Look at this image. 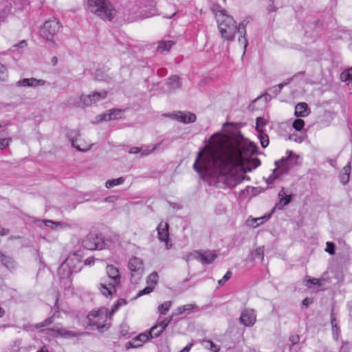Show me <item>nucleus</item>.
Wrapping results in <instances>:
<instances>
[{"mask_svg": "<svg viewBox=\"0 0 352 352\" xmlns=\"http://www.w3.org/2000/svg\"><path fill=\"white\" fill-rule=\"evenodd\" d=\"M266 124L267 122L263 118H257L256 122V130L257 133L263 132V128L266 125Z\"/></svg>", "mask_w": 352, "mask_h": 352, "instance_id": "obj_40", "label": "nucleus"}, {"mask_svg": "<svg viewBox=\"0 0 352 352\" xmlns=\"http://www.w3.org/2000/svg\"><path fill=\"white\" fill-rule=\"evenodd\" d=\"M351 170V167L349 163L343 167L340 175V180L342 184L345 185L349 182Z\"/></svg>", "mask_w": 352, "mask_h": 352, "instance_id": "obj_21", "label": "nucleus"}, {"mask_svg": "<svg viewBox=\"0 0 352 352\" xmlns=\"http://www.w3.org/2000/svg\"><path fill=\"white\" fill-rule=\"evenodd\" d=\"M279 201L275 206V208L281 210L284 206L289 204L291 201L290 195H287L283 189H282L278 193Z\"/></svg>", "mask_w": 352, "mask_h": 352, "instance_id": "obj_18", "label": "nucleus"}, {"mask_svg": "<svg viewBox=\"0 0 352 352\" xmlns=\"http://www.w3.org/2000/svg\"><path fill=\"white\" fill-rule=\"evenodd\" d=\"M158 239L160 241L164 242L166 245V249L169 250L171 248L172 245L169 243V233H168V225L167 223L161 222L157 228Z\"/></svg>", "mask_w": 352, "mask_h": 352, "instance_id": "obj_10", "label": "nucleus"}, {"mask_svg": "<svg viewBox=\"0 0 352 352\" xmlns=\"http://www.w3.org/2000/svg\"><path fill=\"white\" fill-rule=\"evenodd\" d=\"M94 240V234L87 235L82 240V245L88 250H96V245Z\"/></svg>", "mask_w": 352, "mask_h": 352, "instance_id": "obj_27", "label": "nucleus"}, {"mask_svg": "<svg viewBox=\"0 0 352 352\" xmlns=\"http://www.w3.org/2000/svg\"><path fill=\"white\" fill-rule=\"evenodd\" d=\"M9 233V230L8 229L3 228L0 226V235L6 236Z\"/></svg>", "mask_w": 352, "mask_h": 352, "instance_id": "obj_59", "label": "nucleus"}, {"mask_svg": "<svg viewBox=\"0 0 352 352\" xmlns=\"http://www.w3.org/2000/svg\"><path fill=\"white\" fill-rule=\"evenodd\" d=\"M252 162L253 164L254 168H256L261 165V161L258 158H253L252 160Z\"/></svg>", "mask_w": 352, "mask_h": 352, "instance_id": "obj_57", "label": "nucleus"}, {"mask_svg": "<svg viewBox=\"0 0 352 352\" xmlns=\"http://www.w3.org/2000/svg\"><path fill=\"white\" fill-rule=\"evenodd\" d=\"M192 346V344H189L186 347H184L180 352H189Z\"/></svg>", "mask_w": 352, "mask_h": 352, "instance_id": "obj_61", "label": "nucleus"}, {"mask_svg": "<svg viewBox=\"0 0 352 352\" xmlns=\"http://www.w3.org/2000/svg\"><path fill=\"white\" fill-rule=\"evenodd\" d=\"M37 352H49V351L45 347H42L41 350L38 351Z\"/></svg>", "mask_w": 352, "mask_h": 352, "instance_id": "obj_64", "label": "nucleus"}, {"mask_svg": "<svg viewBox=\"0 0 352 352\" xmlns=\"http://www.w3.org/2000/svg\"><path fill=\"white\" fill-rule=\"evenodd\" d=\"M107 94L108 91L106 90L94 91L90 94H81L78 98H70L68 104L76 108H85L105 99Z\"/></svg>", "mask_w": 352, "mask_h": 352, "instance_id": "obj_5", "label": "nucleus"}, {"mask_svg": "<svg viewBox=\"0 0 352 352\" xmlns=\"http://www.w3.org/2000/svg\"><path fill=\"white\" fill-rule=\"evenodd\" d=\"M172 305L171 301H166L158 307V311L161 315H166L170 306Z\"/></svg>", "mask_w": 352, "mask_h": 352, "instance_id": "obj_37", "label": "nucleus"}, {"mask_svg": "<svg viewBox=\"0 0 352 352\" xmlns=\"http://www.w3.org/2000/svg\"><path fill=\"white\" fill-rule=\"evenodd\" d=\"M164 331L158 327L157 325L153 327L149 332V335L151 338H157L161 335Z\"/></svg>", "mask_w": 352, "mask_h": 352, "instance_id": "obj_42", "label": "nucleus"}, {"mask_svg": "<svg viewBox=\"0 0 352 352\" xmlns=\"http://www.w3.org/2000/svg\"><path fill=\"white\" fill-rule=\"evenodd\" d=\"M120 113H121L120 110L113 109L110 110L109 113H104V114L100 115V120L101 121L102 120L109 121L111 120H113V119L117 118V117L120 114Z\"/></svg>", "mask_w": 352, "mask_h": 352, "instance_id": "obj_24", "label": "nucleus"}, {"mask_svg": "<svg viewBox=\"0 0 352 352\" xmlns=\"http://www.w3.org/2000/svg\"><path fill=\"white\" fill-rule=\"evenodd\" d=\"M167 85L170 90H175L181 87V84L179 80V77L173 76L168 78L167 80Z\"/></svg>", "mask_w": 352, "mask_h": 352, "instance_id": "obj_26", "label": "nucleus"}, {"mask_svg": "<svg viewBox=\"0 0 352 352\" xmlns=\"http://www.w3.org/2000/svg\"><path fill=\"white\" fill-rule=\"evenodd\" d=\"M126 302L125 300H124V299H119V300L117 301V302H116V304H118V306H120V307H121V306H123V305H126Z\"/></svg>", "mask_w": 352, "mask_h": 352, "instance_id": "obj_62", "label": "nucleus"}, {"mask_svg": "<svg viewBox=\"0 0 352 352\" xmlns=\"http://www.w3.org/2000/svg\"><path fill=\"white\" fill-rule=\"evenodd\" d=\"M0 66H1L3 69H4L3 70L1 69L2 72H1L0 73V81H6L8 76V69L6 67L1 63H0Z\"/></svg>", "mask_w": 352, "mask_h": 352, "instance_id": "obj_46", "label": "nucleus"}, {"mask_svg": "<svg viewBox=\"0 0 352 352\" xmlns=\"http://www.w3.org/2000/svg\"><path fill=\"white\" fill-rule=\"evenodd\" d=\"M87 320L89 325L94 326L98 329L108 328L109 326V323L107 322L109 320L108 309L102 307L98 311L90 312L87 316Z\"/></svg>", "mask_w": 352, "mask_h": 352, "instance_id": "obj_6", "label": "nucleus"}, {"mask_svg": "<svg viewBox=\"0 0 352 352\" xmlns=\"http://www.w3.org/2000/svg\"><path fill=\"white\" fill-rule=\"evenodd\" d=\"M212 11L217 19L221 38L225 41H232L235 38L236 32H240L241 36L239 38L238 41L243 45V53H245L248 41L246 38V24L244 21L241 22L237 26L232 16L228 15L226 10L221 8L219 6H214Z\"/></svg>", "mask_w": 352, "mask_h": 352, "instance_id": "obj_2", "label": "nucleus"}, {"mask_svg": "<svg viewBox=\"0 0 352 352\" xmlns=\"http://www.w3.org/2000/svg\"><path fill=\"white\" fill-rule=\"evenodd\" d=\"M176 14L175 12H173L171 14H165L164 16L168 19H170Z\"/></svg>", "mask_w": 352, "mask_h": 352, "instance_id": "obj_63", "label": "nucleus"}, {"mask_svg": "<svg viewBox=\"0 0 352 352\" xmlns=\"http://www.w3.org/2000/svg\"><path fill=\"white\" fill-rule=\"evenodd\" d=\"M72 146L76 148L78 151L85 152L89 151L91 144H88L84 140H80V138H75L72 140Z\"/></svg>", "mask_w": 352, "mask_h": 352, "instance_id": "obj_17", "label": "nucleus"}, {"mask_svg": "<svg viewBox=\"0 0 352 352\" xmlns=\"http://www.w3.org/2000/svg\"><path fill=\"white\" fill-rule=\"evenodd\" d=\"M0 135L5 136V138H0V150H3L10 146L12 142V138L8 136V131L7 129L1 130L0 131Z\"/></svg>", "mask_w": 352, "mask_h": 352, "instance_id": "obj_19", "label": "nucleus"}, {"mask_svg": "<svg viewBox=\"0 0 352 352\" xmlns=\"http://www.w3.org/2000/svg\"><path fill=\"white\" fill-rule=\"evenodd\" d=\"M160 144L161 143L156 144L153 146H152V148H151L149 146H143L140 147V148H141L140 156L144 157V156H147V155H150L151 153L154 152L156 149H157V148L159 147Z\"/></svg>", "mask_w": 352, "mask_h": 352, "instance_id": "obj_28", "label": "nucleus"}, {"mask_svg": "<svg viewBox=\"0 0 352 352\" xmlns=\"http://www.w3.org/2000/svg\"><path fill=\"white\" fill-rule=\"evenodd\" d=\"M231 276L232 273L228 271L223 277L218 281V284L221 286L223 285L224 283L231 278Z\"/></svg>", "mask_w": 352, "mask_h": 352, "instance_id": "obj_47", "label": "nucleus"}, {"mask_svg": "<svg viewBox=\"0 0 352 352\" xmlns=\"http://www.w3.org/2000/svg\"><path fill=\"white\" fill-rule=\"evenodd\" d=\"M258 138L260 140L261 144L263 148H265L269 144V138L266 133L264 132L258 133Z\"/></svg>", "mask_w": 352, "mask_h": 352, "instance_id": "obj_39", "label": "nucleus"}, {"mask_svg": "<svg viewBox=\"0 0 352 352\" xmlns=\"http://www.w3.org/2000/svg\"><path fill=\"white\" fill-rule=\"evenodd\" d=\"M199 309L195 304H187L177 308V313L179 314H183L186 311H198Z\"/></svg>", "mask_w": 352, "mask_h": 352, "instance_id": "obj_30", "label": "nucleus"}, {"mask_svg": "<svg viewBox=\"0 0 352 352\" xmlns=\"http://www.w3.org/2000/svg\"><path fill=\"white\" fill-rule=\"evenodd\" d=\"M94 258H87L85 261V264L87 265H91L94 264Z\"/></svg>", "mask_w": 352, "mask_h": 352, "instance_id": "obj_60", "label": "nucleus"}, {"mask_svg": "<svg viewBox=\"0 0 352 352\" xmlns=\"http://www.w3.org/2000/svg\"><path fill=\"white\" fill-rule=\"evenodd\" d=\"M106 270L107 275V280L118 286L120 283V275L118 267L112 265H108Z\"/></svg>", "mask_w": 352, "mask_h": 352, "instance_id": "obj_14", "label": "nucleus"}, {"mask_svg": "<svg viewBox=\"0 0 352 352\" xmlns=\"http://www.w3.org/2000/svg\"><path fill=\"white\" fill-rule=\"evenodd\" d=\"M298 155L294 154L292 151H287L285 156L274 162L276 168L267 179L266 182L272 184L275 179L287 174L291 168L298 164Z\"/></svg>", "mask_w": 352, "mask_h": 352, "instance_id": "obj_3", "label": "nucleus"}, {"mask_svg": "<svg viewBox=\"0 0 352 352\" xmlns=\"http://www.w3.org/2000/svg\"><path fill=\"white\" fill-rule=\"evenodd\" d=\"M60 28V23L55 19L46 21L41 29V36L49 41H52L54 36Z\"/></svg>", "mask_w": 352, "mask_h": 352, "instance_id": "obj_7", "label": "nucleus"}, {"mask_svg": "<svg viewBox=\"0 0 352 352\" xmlns=\"http://www.w3.org/2000/svg\"><path fill=\"white\" fill-rule=\"evenodd\" d=\"M85 8L102 19L111 20L116 11L109 0H86Z\"/></svg>", "mask_w": 352, "mask_h": 352, "instance_id": "obj_4", "label": "nucleus"}, {"mask_svg": "<svg viewBox=\"0 0 352 352\" xmlns=\"http://www.w3.org/2000/svg\"><path fill=\"white\" fill-rule=\"evenodd\" d=\"M117 285L109 282L107 280H103L99 286V289L102 295L106 297L111 296L113 294L116 293Z\"/></svg>", "mask_w": 352, "mask_h": 352, "instance_id": "obj_16", "label": "nucleus"}, {"mask_svg": "<svg viewBox=\"0 0 352 352\" xmlns=\"http://www.w3.org/2000/svg\"><path fill=\"white\" fill-rule=\"evenodd\" d=\"M53 321H54L53 317L48 318L46 320H45L43 322L36 324L35 325V327L36 329H38V328L47 327V326L51 324L53 322Z\"/></svg>", "mask_w": 352, "mask_h": 352, "instance_id": "obj_44", "label": "nucleus"}, {"mask_svg": "<svg viewBox=\"0 0 352 352\" xmlns=\"http://www.w3.org/2000/svg\"><path fill=\"white\" fill-rule=\"evenodd\" d=\"M42 224H44L45 226L51 228L52 229H57L58 228H62L63 225H66L65 223L60 222H56L52 220H43L41 221Z\"/></svg>", "mask_w": 352, "mask_h": 352, "instance_id": "obj_34", "label": "nucleus"}, {"mask_svg": "<svg viewBox=\"0 0 352 352\" xmlns=\"http://www.w3.org/2000/svg\"><path fill=\"white\" fill-rule=\"evenodd\" d=\"M305 74V72H300L298 74L294 75L290 78H288L286 81L278 84L277 86H275L274 88L276 89V91L277 93H280L282 90V89L287 85L289 83H290L297 76H303Z\"/></svg>", "mask_w": 352, "mask_h": 352, "instance_id": "obj_29", "label": "nucleus"}, {"mask_svg": "<svg viewBox=\"0 0 352 352\" xmlns=\"http://www.w3.org/2000/svg\"><path fill=\"white\" fill-rule=\"evenodd\" d=\"M124 182V178L122 177H120L117 179H109L106 182L105 186L107 188H111L113 186L123 184Z\"/></svg>", "mask_w": 352, "mask_h": 352, "instance_id": "obj_36", "label": "nucleus"}, {"mask_svg": "<svg viewBox=\"0 0 352 352\" xmlns=\"http://www.w3.org/2000/svg\"><path fill=\"white\" fill-rule=\"evenodd\" d=\"M313 302V300L311 298H306L302 300V305L308 307Z\"/></svg>", "mask_w": 352, "mask_h": 352, "instance_id": "obj_56", "label": "nucleus"}, {"mask_svg": "<svg viewBox=\"0 0 352 352\" xmlns=\"http://www.w3.org/2000/svg\"><path fill=\"white\" fill-rule=\"evenodd\" d=\"M0 259L2 264L8 270H11L16 267V263L12 257L1 253Z\"/></svg>", "mask_w": 352, "mask_h": 352, "instance_id": "obj_22", "label": "nucleus"}, {"mask_svg": "<svg viewBox=\"0 0 352 352\" xmlns=\"http://www.w3.org/2000/svg\"><path fill=\"white\" fill-rule=\"evenodd\" d=\"M305 126V122L302 119H296L293 122V127L296 131H300Z\"/></svg>", "mask_w": 352, "mask_h": 352, "instance_id": "obj_43", "label": "nucleus"}, {"mask_svg": "<svg viewBox=\"0 0 352 352\" xmlns=\"http://www.w3.org/2000/svg\"><path fill=\"white\" fill-rule=\"evenodd\" d=\"M76 261H78L76 256H69L60 265L58 270V274L61 278H67L76 271L75 267L72 265Z\"/></svg>", "mask_w": 352, "mask_h": 352, "instance_id": "obj_9", "label": "nucleus"}, {"mask_svg": "<svg viewBox=\"0 0 352 352\" xmlns=\"http://www.w3.org/2000/svg\"><path fill=\"white\" fill-rule=\"evenodd\" d=\"M309 113L308 107L305 102H300L296 105L294 114L296 117H306Z\"/></svg>", "mask_w": 352, "mask_h": 352, "instance_id": "obj_20", "label": "nucleus"}, {"mask_svg": "<svg viewBox=\"0 0 352 352\" xmlns=\"http://www.w3.org/2000/svg\"><path fill=\"white\" fill-rule=\"evenodd\" d=\"M96 245V249H103L106 248L107 243L104 239L101 236L94 234V240Z\"/></svg>", "mask_w": 352, "mask_h": 352, "instance_id": "obj_33", "label": "nucleus"}, {"mask_svg": "<svg viewBox=\"0 0 352 352\" xmlns=\"http://www.w3.org/2000/svg\"><path fill=\"white\" fill-rule=\"evenodd\" d=\"M129 268L132 272V276L134 277L137 275L138 278L139 279L144 271L143 262L142 259L138 257L131 258L129 261Z\"/></svg>", "mask_w": 352, "mask_h": 352, "instance_id": "obj_12", "label": "nucleus"}, {"mask_svg": "<svg viewBox=\"0 0 352 352\" xmlns=\"http://www.w3.org/2000/svg\"><path fill=\"white\" fill-rule=\"evenodd\" d=\"M254 257H259L261 260H263L264 257V249L263 247H259L255 250Z\"/></svg>", "mask_w": 352, "mask_h": 352, "instance_id": "obj_48", "label": "nucleus"}, {"mask_svg": "<svg viewBox=\"0 0 352 352\" xmlns=\"http://www.w3.org/2000/svg\"><path fill=\"white\" fill-rule=\"evenodd\" d=\"M171 320V318L169 319L164 318L162 321L159 322L156 325L164 331L170 322Z\"/></svg>", "mask_w": 352, "mask_h": 352, "instance_id": "obj_45", "label": "nucleus"}, {"mask_svg": "<svg viewBox=\"0 0 352 352\" xmlns=\"http://www.w3.org/2000/svg\"><path fill=\"white\" fill-rule=\"evenodd\" d=\"M256 316L253 309H245L241 314L239 321L245 327H252L256 322Z\"/></svg>", "mask_w": 352, "mask_h": 352, "instance_id": "obj_13", "label": "nucleus"}, {"mask_svg": "<svg viewBox=\"0 0 352 352\" xmlns=\"http://www.w3.org/2000/svg\"><path fill=\"white\" fill-rule=\"evenodd\" d=\"M270 217V215L268 216H263L259 218H254L251 219H248L247 223L250 226H252L253 228H256L258 226L263 224L265 221L269 219Z\"/></svg>", "mask_w": 352, "mask_h": 352, "instance_id": "obj_25", "label": "nucleus"}, {"mask_svg": "<svg viewBox=\"0 0 352 352\" xmlns=\"http://www.w3.org/2000/svg\"><path fill=\"white\" fill-rule=\"evenodd\" d=\"M148 338L149 336L147 333H141L134 338L132 342H129V344L131 347H138L148 341Z\"/></svg>", "mask_w": 352, "mask_h": 352, "instance_id": "obj_23", "label": "nucleus"}, {"mask_svg": "<svg viewBox=\"0 0 352 352\" xmlns=\"http://www.w3.org/2000/svg\"><path fill=\"white\" fill-rule=\"evenodd\" d=\"M326 252H329L331 255L335 254V245L333 243L327 242Z\"/></svg>", "mask_w": 352, "mask_h": 352, "instance_id": "obj_50", "label": "nucleus"}, {"mask_svg": "<svg viewBox=\"0 0 352 352\" xmlns=\"http://www.w3.org/2000/svg\"><path fill=\"white\" fill-rule=\"evenodd\" d=\"M101 73H102V72H101L100 70H97V71L96 72V74H95V78H96V80H103V78H102V76H101V74H100Z\"/></svg>", "mask_w": 352, "mask_h": 352, "instance_id": "obj_58", "label": "nucleus"}, {"mask_svg": "<svg viewBox=\"0 0 352 352\" xmlns=\"http://www.w3.org/2000/svg\"><path fill=\"white\" fill-rule=\"evenodd\" d=\"M170 117L184 124L195 122L197 118L195 114L192 113L182 111L173 113Z\"/></svg>", "mask_w": 352, "mask_h": 352, "instance_id": "obj_15", "label": "nucleus"}, {"mask_svg": "<svg viewBox=\"0 0 352 352\" xmlns=\"http://www.w3.org/2000/svg\"><path fill=\"white\" fill-rule=\"evenodd\" d=\"M46 81L43 79H36L35 78H22L16 82V85L19 87H32L37 88L43 87L45 85Z\"/></svg>", "mask_w": 352, "mask_h": 352, "instance_id": "obj_11", "label": "nucleus"}, {"mask_svg": "<svg viewBox=\"0 0 352 352\" xmlns=\"http://www.w3.org/2000/svg\"><path fill=\"white\" fill-rule=\"evenodd\" d=\"M340 80L342 82L352 80V67L342 72L340 74Z\"/></svg>", "mask_w": 352, "mask_h": 352, "instance_id": "obj_41", "label": "nucleus"}, {"mask_svg": "<svg viewBox=\"0 0 352 352\" xmlns=\"http://www.w3.org/2000/svg\"><path fill=\"white\" fill-rule=\"evenodd\" d=\"M158 279V275L156 272L151 273L148 277H147V285L148 286H152L153 289H154L155 285L157 283Z\"/></svg>", "mask_w": 352, "mask_h": 352, "instance_id": "obj_38", "label": "nucleus"}, {"mask_svg": "<svg viewBox=\"0 0 352 352\" xmlns=\"http://www.w3.org/2000/svg\"><path fill=\"white\" fill-rule=\"evenodd\" d=\"M202 345L206 349L210 350L213 352H219L220 348L217 346L213 342L209 340H204L201 342Z\"/></svg>", "mask_w": 352, "mask_h": 352, "instance_id": "obj_31", "label": "nucleus"}, {"mask_svg": "<svg viewBox=\"0 0 352 352\" xmlns=\"http://www.w3.org/2000/svg\"><path fill=\"white\" fill-rule=\"evenodd\" d=\"M173 45V42L172 41H160L158 43L157 51H168L172 47Z\"/></svg>", "mask_w": 352, "mask_h": 352, "instance_id": "obj_35", "label": "nucleus"}, {"mask_svg": "<svg viewBox=\"0 0 352 352\" xmlns=\"http://www.w3.org/2000/svg\"><path fill=\"white\" fill-rule=\"evenodd\" d=\"M57 331H58V333L61 336H66V335L69 336H76L73 331H67L63 328L58 329Z\"/></svg>", "mask_w": 352, "mask_h": 352, "instance_id": "obj_51", "label": "nucleus"}, {"mask_svg": "<svg viewBox=\"0 0 352 352\" xmlns=\"http://www.w3.org/2000/svg\"><path fill=\"white\" fill-rule=\"evenodd\" d=\"M331 327H332L333 337L336 340H338V336H339V333H338L339 329L337 326L336 319V317L334 316L333 312L331 314Z\"/></svg>", "mask_w": 352, "mask_h": 352, "instance_id": "obj_32", "label": "nucleus"}, {"mask_svg": "<svg viewBox=\"0 0 352 352\" xmlns=\"http://www.w3.org/2000/svg\"><path fill=\"white\" fill-rule=\"evenodd\" d=\"M210 144L207 151L198 153L195 170L203 178L207 175L216 178L219 188H233L240 184L245 164L256 153L257 146L253 142L225 135L212 136Z\"/></svg>", "mask_w": 352, "mask_h": 352, "instance_id": "obj_1", "label": "nucleus"}, {"mask_svg": "<svg viewBox=\"0 0 352 352\" xmlns=\"http://www.w3.org/2000/svg\"><path fill=\"white\" fill-rule=\"evenodd\" d=\"M141 148L140 147H132L129 150V153L131 154H137L140 153Z\"/></svg>", "mask_w": 352, "mask_h": 352, "instance_id": "obj_55", "label": "nucleus"}, {"mask_svg": "<svg viewBox=\"0 0 352 352\" xmlns=\"http://www.w3.org/2000/svg\"><path fill=\"white\" fill-rule=\"evenodd\" d=\"M217 257V254L214 252V251H204V252H200V251H194L192 252H190L188 254L184 259L186 261L188 262L192 259H196L197 261H199L202 264L206 265V264H210L211 263L214 261V259Z\"/></svg>", "mask_w": 352, "mask_h": 352, "instance_id": "obj_8", "label": "nucleus"}, {"mask_svg": "<svg viewBox=\"0 0 352 352\" xmlns=\"http://www.w3.org/2000/svg\"><path fill=\"white\" fill-rule=\"evenodd\" d=\"M289 340L292 345H295L299 342L300 338L298 335H292L289 337Z\"/></svg>", "mask_w": 352, "mask_h": 352, "instance_id": "obj_53", "label": "nucleus"}, {"mask_svg": "<svg viewBox=\"0 0 352 352\" xmlns=\"http://www.w3.org/2000/svg\"><path fill=\"white\" fill-rule=\"evenodd\" d=\"M120 307L118 306L116 303L111 307V312L109 314L108 313L109 320H111L112 316L118 310Z\"/></svg>", "mask_w": 352, "mask_h": 352, "instance_id": "obj_52", "label": "nucleus"}, {"mask_svg": "<svg viewBox=\"0 0 352 352\" xmlns=\"http://www.w3.org/2000/svg\"><path fill=\"white\" fill-rule=\"evenodd\" d=\"M153 289L152 286H147L144 289L140 291L138 294V296H141L145 294H148L153 292Z\"/></svg>", "mask_w": 352, "mask_h": 352, "instance_id": "obj_49", "label": "nucleus"}, {"mask_svg": "<svg viewBox=\"0 0 352 352\" xmlns=\"http://www.w3.org/2000/svg\"><path fill=\"white\" fill-rule=\"evenodd\" d=\"M307 281L309 282V283H312L313 285H318V286H321V280L320 279H318V278H309V279H307Z\"/></svg>", "mask_w": 352, "mask_h": 352, "instance_id": "obj_54", "label": "nucleus"}]
</instances>
